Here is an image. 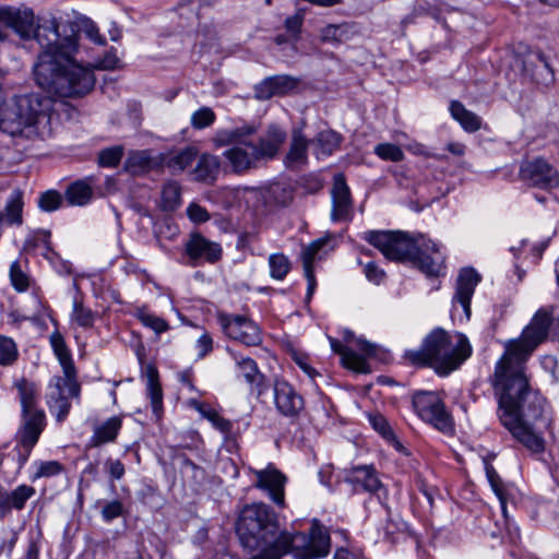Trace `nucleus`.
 I'll return each mask as SVG.
<instances>
[{
  "mask_svg": "<svg viewBox=\"0 0 559 559\" xmlns=\"http://www.w3.org/2000/svg\"><path fill=\"white\" fill-rule=\"evenodd\" d=\"M373 153L381 159L388 162H401L404 159L402 148L393 143H379L374 146Z\"/></svg>",
  "mask_w": 559,
  "mask_h": 559,
  "instance_id": "40",
  "label": "nucleus"
},
{
  "mask_svg": "<svg viewBox=\"0 0 559 559\" xmlns=\"http://www.w3.org/2000/svg\"><path fill=\"white\" fill-rule=\"evenodd\" d=\"M19 357L15 342L5 335H0V366H12Z\"/></svg>",
  "mask_w": 559,
  "mask_h": 559,
  "instance_id": "38",
  "label": "nucleus"
},
{
  "mask_svg": "<svg viewBox=\"0 0 559 559\" xmlns=\"http://www.w3.org/2000/svg\"><path fill=\"white\" fill-rule=\"evenodd\" d=\"M80 385L75 376L53 377L47 388V405L58 421L68 416L71 408V399L78 397Z\"/></svg>",
  "mask_w": 559,
  "mask_h": 559,
  "instance_id": "10",
  "label": "nucleus"
},
{
  "mask_svg": "<svg viewBox=\"0 0 559 559\" xmlns=\"http://www.w3.org/2000/svg\"><path fill=\"white\" fill-rule=\"evenodd\" d=\"M270 275L272 278L282 281L290 270V262L283 253H273L269 257Z\"/></svg>",
  "mask_w": 559,
  "mask_h": 559,
  "instance_id": "37",
  "label": "nucleus"
},
{
  "mask_svg": "<svg viewBox=\"0 0 559 559\" xmlns=\"http://www.w3.org/2000/svg\"><path fill=\"white\" fill-rule=\"evenodd\" d=\"M344 338L347 343L354 345L361 355L357 354L352 347L343 345L335 338H330L331 347L334 353L341 356L344 367L358 373H369L371 371L367 357L376 354V345L367 342L362 337H356L353 332L345 331Z\"/></svg>",
  "mask_w": 559,
  "mask_h": 559,
  "instance_id": "9",
  "label": "nucleus"
},
{
  "mask_svg": "<svg viewBox=\"0 0 559 559\" xmlns=\"http://www.w3.org/2000/svg\"><path fill=\"white\" fill-rule=\"evenodd\" d=\"M188 405L194 408L199 414L209 420L212 426L221 431L222 433H229L231 430V423L228 419L222 417L213 407L209 404L199 402L194 399L188 401Z\"/></svg>",
  "mask_w": 559,
  "mask_h": 559,
  "instance_id": "27",
  "label": "nucleus"
},
{
  "mask_svg": "<svg viewBox=\"0 0 559 559\" xmlns=\"http://www.w3.org/2000/svg\"><path fill=\"white\" fill-rule=\"evenodd\" d=\"M135 318L156 334L164 333L169 329V324L163 318L150 312L145 308H139L135 312Z\"/></svg>",
  "mask_w": 559,
  "mask_h": 559,
  "instance_id": "36",
  "label": "nucleus"
},
{
  "mask_svg": "<svg viewBox=\"0 0 559 559\" xmlns=\"http://www.w3.org/2000/svg\"><path fill=\"white\" fill-rule=\"evenodd\" d=\"M185 252L190 260L192 266L201 263H216L222 258V247L219 243L212 241L199 233L190 235L185 243Z\"/></svg>",
  "mask_w": 559,
  "mask_h": 559,
  "instance_id": "14",
  "label": "nucleus"
},
{
  "mask_svg": "<svg viewBox=\"0 0 559 559\" xmlns=\"http://www.w3.org/2000/svg\"><path fill=\"white\" fill-rule=\"evenodd\" d=\"M3 19L22 38L34 35L41 47L34 66L40 88L59 97H79L93 90L96 81L93 70L73 59L78 36L69 23L49 19L35 29L34 13L29 9L8 10L3 12Z\"/></svg>",
  "mask_w": 559,
  "mask_h": 559,
  "instance_id": "2",
  "label": "nucleus"
},
{
  "mask_svg": "<svg viewBox=\"0 0 559 559\" xmlns=\"http://www.w3.org/2000/svg\"><path fill=\"white\" fill-rule=\"evenodd\" d=\"M10 280L13 287L20 293L25 292L31 286V278L17 261H14L10 266Z\"/></svg>",
  "mask_w": 559,
  "mask_h": 559,
  "instance_id": "41",
  "label": "nucleus"
},
{
  "mask_svg": "<svg viewBox=\"0 0 559 559\" xmlns=\"http://www.w3.org/2000/svg\"><path fill=\"white\" fill-rule=\"evenodd\" d=\"M105 467L112 479L119 480L124 475V465L119 460H106Z\"/></svg>",
  "mask_w": 559,
  "mask_h": 559,
  "instance_id": "55",
  "label": "nucleus"
},
{
  "mask_svg": "<svg viewBox=\"0 0 559 559\" xmlns=\"http://www.w3.org/2000/svg\"><path fill=\"white\" fill-rule=\"evenodd\" d=\"M12 510L7 490L0 489V519L4 518Z\"/></svg>",
  "mask_w": 559,
  "mask_h": 559,
  "instance_id": "62",
  "label": "nucleus"
},
{
  "mask_svg": "<svg viewBox=\"0 0 559 559\" xmlns=\"http://www.w3.org/2000/svg\"><path fill=\"white\" fill-rule=\"evenodd\" d=\"M96 313L90 308H86L80 300L74 299L72 304V311L70 313L71 325H76L82 329H91L94 325Z\"/></svg>",
  "mask_w": 559,
  "mask_h": 559,
  "instance_id": "33",
  "label": "nucleus"
},
{
  "mask_svg": "<svg viewBox=\"0 0 559 559\" xmlns=\"http://www.w3.org/2000/svg\"><path fill=\"white\" fill-rule=\"evenodd\" d=\"M216 116L210 107H202L191 115V126L194 129H204L214 123Z\"/></svg>",
  "mask_w": 559,
  "mask_h": 559,
  "instance_id": "43",
  "label": "nucleus"
},
{
  "mask_svg": "<svg viewBox=\"0 0 559 559\" xmlns=\"http://www.w3.org/2000/svg\"><path fill=\"white\" fill-rule=\"evenodd\" d=\"M218 322L224 333L246 346H258L262 343L260 328L242 316L219 314Z\"/></svg>",
  "mask_w": 559,
  "mask_h": 559,
  "instance_id": "13",
  "label": "nucleus"
},
{
  "mask_svg": "<svg viewBox=\"0 0 559 559\" xmlns=\"http://www.w3.org/2000/svg\"><path fill=\"white\" fill-rule=\"evenodd\" d=\"M530 59L531 60L536 59L539 61V66L537 67L538 73L536 75L533 74L534 80L537 83H542V84H548V83L552 82L554 73H552L548 62L546 61L544 55L539 51L534 52V53L530 55Z\"/></svg>",
  "mask_w": 559,
  "mask_h": 559,
  "instance_id": "42",
  "label": "nucleus"
},
{
  "mask_svg": "<svg viewBox=\"0 0 559 559\" xmlns=\"http://www.w3.org/2000/svg\"><path fill=\"white\" fill-rule=\"evenodd\" d=\"M267 195L277 205H287L293 200L292 190L281 183H274L267 190Z\"/></svg>",
  "mask_w": 559,
  "mask_h": 559,
  "instance_id": "44",
  "label": "nucleus"
},
{
  "mask_svg": "<svg viewBox=\"0 0 559 559\" xmlns=\"http://www.w3.org/2000/svg\"><path fill=\"white\" fill-rule=\"evenodd\" d=\"M254 132L252 126H243L219 129L212 138L216 148L231 145L223 156L236 174H245L257 168L261 162L272 159L286 139V132L277 126H271L258 141L251 139Z\"/></svg>",
  "mask_w": 559,
  "mask_h": 559,
  "instance_id": "4",
  "label": "nucleus"
},
{
  "mask_svg": "<svg viewBox=\"0 0 559 559\" xmlns=\"http://www.w3.org/2000/svg\"><path fill=\"white\" fill-rule=\"evenodd\" d=\"M50 233L47 231V230H40L36 234V237H35V246L38 248V249H41V254L50 262L53 261V258L57 255L52 249H51V246H50Z\"/></svg>",
  "mask_w": 559,
  "mask_h": 559,
  "instance_id": "49",
  "label": "nucleus"
},
{
  "mask_svg": "<svg viewBox=\"0 0 559 559\" xmlns=\"http://www.w3.org/2000/svg\"><path fill=\"white\" fill-rule=\"evenodd\" d=\"M362 238L392 261H408L416 249L415 239L401 231L368 230Z\"/></svg>",
  "mask_w": 559,
  "mask_h": 559,
  "instance_id": "8",
  "label": "nucleus"
},
{
  "mask_svg": "<svg viewBox=\"0 0 559 559\" xmlns=\"http://www.w3.org/2000/svg\"><path fill=\"white\" fill-rule=\"evenodd\" d=\"M254 94L258 99H269L276 96L271 79L267 78L258 84L254 88Z\"/></svg>",
  "mask_w": 559,
  "mask_h": 559,
  "instance_id": "54",
  "label": "nucleus"
},
{
  "mask_svg": "<svg viewBox=\"0 0 559 559\" xmlns=\"http://www.w3.org/2000/svg\"><path fill=\"white\" fill-rule=\"evenodd\" d=\"M14 385L17 389L22 407V423L16 432V441L25 452V461L46 426V417L44 411L37 406L38 389L36 385L26 379L16 381Z\"/></svg>",
  "mask_w": 559,
  "mask_h": 559,
  "instance_id": "6",
  "label": "nucleus"
},
{
  "mask_svg": "<svg viewBox=\"0 0 559 559\" xmlns=\"http://www.w3.org/2000/svg\"><path fill=\"white\" fill-rule=\"evenodd\" d=\"M276 95H285L297 86V81L288 75L270 76Z\"/></svg>",
  "mask_w": 559,
  "mask_h": 559,
  "instance_id": "45",
  "label": "nucleus"
},
{
  "mask_svg": "<svg viewBox=\"0 0 559 559\" xmlns=\"http://www.w3.org/2000/svg\"><path fill=\"white\" fill-rule=\"evenodd\" d=\"M35 488L28 485H20L12 491H8L12 509L22 510L25 503L35 495Z\"/></svg>",
  "mask_w": 559,
  "mask_h": 559,
  "instance_id": "39",
  "label": "nucleus"
},
{
  "mask_svg": "<svg viewBox=\"0 0 559 559\" xmlns=\"http://www.w3.org/2000/svg\"><path fill=\"white\" fill-rule=\"evenodd\" d=\"M119 63V59L115 52H108L98 63L97 68L103 70L115 69Z\"/></svg>",
  "mask_w": 559,
  "mask_h": 559,
  "instance_id": "60",
  "label": "nucleus"
},
{
  "mask_svg": "<svg viewBox=\"0 0 559 559\" xmlns=\"http://www.w3.org/2000/svg\"><path fill=\"white\" fill-rule=\"evenodd\" d=\"M345 481L350 484L355 491H366L381 498L384 492L383 485L372 465L354 466L346 472Z\"/></svg>",
  "mask_w": 559,
  "mask_h": 559,
  "instance_id": "18",
  "label": "nucleus"
},
{
  "mask_svg": "<svg viewBox=\"0 0 559 559\" xmlns=\"http://www.w3.org/2000/svg\"><path fill=\"white\" fill-rule=\"evenodd\" d=\"M296 364L298 367L310 378L314 379V377L318 374L314 368L310 366V364L307 361L306 358L297 357L295 358Z\"/></svg>",
  "mask_w": 559,
  "mask_h": 559,
  "instance_id": "63",
  "label": "nucleus"
},
{
  "mask_svg": "<svg viewBox=\"0 0 559 559\" xmlns=\"http://www.w3.org/2000/svg\"><path fill=\"white\" fill-rule=\"evenodd\" d=\"M309 143L301 128L293 130L289 150L285 157L287 167L298 169L307 164Z\"/></svg>",
  "mask_w": 559,
  "mask_h": 559,
  "instance_id": "21",
  "label": "nucleus"
},
{
  "mask_svg": "<svg viewBox=\"0 0 559 559\" xmlns=\"http://www.w3.org/2000/svg\"><path fill=\"white\" fill-rule=\"evenodd\" d=\"M364 272L366 277L374 284H379L384 277V272L373 262L367 263L364 267Z\"/></svg>",
  "mask_w": 559,
  "mask_h": 559,
  "instance_id": "58",
  "label": "nucleus"
},
{
  "mask_svg": "<svg viewBox=\"0 0 559 559\" xmlns=\"http://www.w3.org/2000/svg\"><path fill=\"white\" fill-rule=\"evenodd\" d=\"M486 473H487L488 480H489L493 491L500 497L501 508H502L503 513L506 514V502L501 499L500 478L492 466H487Z\"/></svg>",
  "mask_w": 559,
  "mask_h": 559,
  "instance_id": "56",
  "label": "nucleus"
},
{
  "mask_svg": "<svg viewBox=\"0 0 559 559\" xmlns=\"http://www.w3.org/2000/svg\"><path fill=\"white\" fill-rule=\"evenodd\" d=\"M199 151L189 145L181 150L171 151L160 156V162L173 173L179 174L187 169L198 157Z\"/></svg>",
  "mask_w": 559,
  "mask_h": 559,
  "instance_id": "23",
  "label": "nucleus"
},
{
  "mask_svg": "<svg viewBox=\"0 0 559 559\" xmlns=\"http://www.w3.org/2000/svg\"><path fill=\"white\" fill-rule=\"evenodd\" d=\"M146 393L151 401V406L154 415L159 418L163 412V391L158 381L157 370L148 366L146 368Z\"/></svg>",
  "mask_w": 559,
  "mask_h": 559,
  "instance_id": "28",
  "label": "nucleus"
},
{
  "mask_svg": "<svg viewBox=\"0 0 559 559\" xmlns=\"http://www.w3.org/2000/svg\"><path fill=\"white\" fill-rule=\"evenodd\" d=\"M121 427L122 418L120 416H112L105 421L95 424L93 426L90 445L97 448L106 443L115 442Z\"/></svg>",
  "mask_w": 559,
  "mask_h": 559,
  "instance_id": "22",
  "label": "nucleus"
},
{
  "mask_svg": "<svg viewBox=\"0 0 559 559\" xmlns=\"http://www.w3.org/2000/svg\"><path fill=\"white\" fill-rule=\"evenodd\" d=\"M412 405L418 417L441 432L453 430V419L445 409L441 397L432 391H417L413 394Z\"/></svg>",
  "mask_w": 559,
  "mask_h": 559,
  "instance_id": "7",
  "label": "nucleus"
},
{
  "mask_svg": "<svg viewBox=\"0 0 559 559\" xmlns=\"http://www.w3.org/2000/svg\"><path fill=\"white\" fill-rule=\"evenodd\" d=\"M257 478L255 487L269 492L270 498L278 506L284 507V487L286 477L272 464L263 469L253 471Z\"/></svg>",
  "mask_w": 559,
  "mask_h": 559,
  "instance_id": "19",
  "label": "nucleus"
},
{
  "mask_svg": "<svg viewBox=\"0 0 559 559\" xmlns=\"http://www.w3.org/2000/svg\"><path fill=\"white\" fill-rule=\"evenodd\" d=\"M187 215L194 224H202L210 219L209 212L197 203H191L187 207Z\"/></svg>",
  "mask_w": 559,
  "mask_h": 559,
  "instance_id": "50",
  "label": "nucleus"
},
{
  "mask_svg": "<svg viewBox=\"0 0 559 559\" xmlns=\"http://www.w3.org/2000/svg\"><path fill=\"white\" fill-rule=\"evenodd\" d=\"M326 243V239H318L309 243L301 251V260L304 273L308 282L307 298L310 299L316 289V278L313 273V262L317 259L319 251Z\"/></svg>",
  "mask_w": 559,
  "mask_h": 559,
  "instance_id": "24",
  "label": "nucleus"
},
{
  "mask_svg": "<svg viewBox=\"0 0 559 559\" xmlns=\"http://www.w3.org/2000/svg\"><path fill=\"white\" fill-rule=\"evenodd\" d=\"M35 466L34 478L55 476L62 471V466L57 461H39L35 462Z\"/></svg>",
  "mask_w": 559,
  "mask_h": 559,
  "instance_id": "46",
  "label": "nucleus"
},
{
  "mask_svg": "<svg viewBox=\"0 0 559 559\" xmlns=\"http://www.w3.org/2000/svg\"><path fill=\"white\" fill-rule=\"evenodd\" d=\"M23 200L20 193L10 195L4 211L0 212V223L22 224Z\"/></svg>",
  "mask_w": 559,
  "mask_h": 559,
  "instance_id": "34",
  "label": "nucleus"
},
{
  "mask_svg": "<svg viewBox=\"0 0 559 559\" xmlns=\"http://www.w3.org/2000/svg\"><path fill=\"white\" fill-rule=\"evenodd\" d=\"M343 26L340 25H328L321 31V38L324 41L341 40L343 34Z\"/></svg>",
  "mask_w": 559,
  "mask_h": 559,
  "instance_id": "57",
  "label": "nucleus"
},
{
  "mask_svg": "<svg viewBox=\"0 0 559 559\" xmlns=\"http://www.w3.org/2000/svg\"><path fill=\"white\" fill-rule=\"evenodd\" d=\"M274 403L277 411L287 417H296L304 409V399L285 380H276L273 388Z\"/></svg>",
  "mask_w": 559,
  "mask_h": 559,
  "instance_id": "17",
  "label": "nucleus"
},
{
  "mask_svg": "<svg viewBox=\"0 0 559 559\" xmlns=\"http://www.w3.org/2000/svg\"><path fill=\"white\" fill-rule=\"evenodd\" d=\"M236 533L243 548L259 550L250 559H281L288 554L295 559H316L330 549V537L322 527L314 523L309 535L280 530L276 514L262 502L240 511Z\"/></svg>",
  "mask_w": 559,
  "mask_h": 559,
  "instance_id": "3",
  "label": "nucleus"
},
{
  "mask_svg": "<svg viewBox=\"0 0 559 559\" xmlns=\"http://www.w3.org/2000/svg\"><path fill=\"white\" fill-rule=\"evenodd\" d=\"M342 136L333 130L320 131L311 141L313 154L318 159L332 155L338 147Z\"/></svg>",
  "mask_w": 559,
  "mask_h": 559,
  "instance_id": "25",
  "label": "nucleus"
},
{
  "mask_svg": "<svg viewBox=\"0 0 559 559\" xmlns=\"http://www.w3.org/2000/svg\"><path fill=\"white\" fill-rule=\"evenodd\" d=\"M123 507L118 500L106 503L102 510L103 519L107 522L120 516L122 514Z\"/></svg>",
  "mask_w": 559,
  "mask_h": 559,
  "instance_id": "51",
  "label": "nucleus"
},
{
  "mask_svg": "<svg viewBox=\"0 0 559 559\" xmlns=\"http://www.w3.org/2000/svg\"><path fill=\"white\" fill-rule=\"evenodd\" d=\"M520 176L527 185L551 189L559 185L557 170L545 159L537 158L521 166Z\"/></svg>",
  "mask_w": 559,
  "mask_h": 559,
  "instance_id": "15",
  "label": "nucleus"
},
{
  "mask_svg": "<svg viewBox=\"0 0 559 559\" xmlns=\"http://www.w3.org/2000/svg\"><path fill=\"white\" fill-rule=\"evenodd\" d=\"M302 19L299 15H294L286 19L285 26L288 33L296 36L301 27Z\"/></svg>",
  "mask_w": 559,
  "mask_h": 559,
  "instance_id": "61",
  "label": "nucleus"
},
{
  "mask_svg": "<svg viewBox=\"0 0 559 559\" xmlns=\"http://www.w3.org/2000/svg\"><path fill=\"white\" fill-rule=\"evenodd\" d=\"M551 323L548 311L538 310L519 338L506 342V350L496 365L495 388L499 393V418L524 448L534 454L545 451L543 433L551 418L543 397L528 389L525 361L543 343Z\"/></svg>",
  "mask_w": 559,
  "mask_h": 559,
  "instance_id": "1",
  "label": "nucleus"
},
{
  "mask_svg": "<svg viewBox=\"0 0 559 559\" xmlns=\"http://www.w3.org/2000/svg\"><path fill=\"white\" fill-rule=\"evenodd\" d=\"M333 559H365L362 556L348 551L347 549H337Z\"/></svg>",
  "mask_w": 559,
  "mask_h": 559,
  "instance_id": "64",
  "label": "nucleus"
},
{
  "mask_svg": "<svg viewBox=\"0 0 559 559\" xmlns=\"http://www.w3.org/2000/svg\"><path fill=\"white\" fill-rule=\"evenodd\" d=\"M450 112L465 131L475 132L480 128V118L474 112L467 110L461 103L452 102L450 105Z\"/></svg>",
  "mask_w": 559,
  "mask_h": 559,
  "instance_id": "30",
  "label": "nucleus"
},
{
  "mask_svg": "<svg viewBox=\"0 0 559 559\" xmlns=\"http://www.w3.org/2000/svg\"><path fill=\"white\" fill-rule=\"evenodd\" d=\"M82 31L93 43L104 45L105 38L99 34L97 26L91 20L83 22Z\"/></svg>",
  "mask_w": 559,
  "mask_h": 559,
  "instance_id": "52",
  "label": "nucleus"
},
{
  "mask_svg": "<svg viewBox=\"0 0 559 559\" xmlns=\"http://www.w3.org/2000/svg\"><path fill=\"white\" fill-rule=\"evenodd\" d=\"M416 249L412 261L427 276H441L444 274V257L439 243L420 235L415 238Z\"/></svg>",
  "mask_w": 559,
  "mask_h": 559,
  "instance_id": "11",
  "label": "nucleus"
},
{
  "mask_svg": "<svg viewBox=\"0 0 559 559\" xmlns=\"http://www.w3.org/2000/svg\"><path fill=\"white\" fill-rule=\"evenodd\" d=\"M331 219L332 222H348L353 218L354 210L350 191L342 175L334 177L331 189Z\"/></svg>",
  "mask_w": 559,
  "mask_h": 559,
  "instance_id": "16",
  "label": "nucleus"
},
{
  "mask_svg": "<svg viewBox=\"0 0 559 559\" xmlns=\"http://www.w3.org/2000/svg\"><path fill=\"white\" fill-rule=\"evenodd\" d=\"M158 165L153 158L152 153L147 150L131 152L127 159V168L133 173H142L152 169Z\"/></svg>",
  "mask_w": 559,
  "mask_h": 559,
  "instance_id": "32",
  "label": "nucleus"
},
{
  "mask_svg": "<svg viewBox=\"0 0 559 559\" xmlns=\"http://www.w3.org/2000/svg\"><path fill=\"white\" fill-rule=\"evenodd\" d=\"M49 341H50V345L53 349V353H55L56 357L58 358L59 364L62 368L63 374L64 376H75L76 370H75V367H74V364H73V360L71 357V353L69 352L61 333L58 331H53L50 334Z\"/></svg>",
  "mask_w": 559,
  "mask_h": 559,
  "instance_id": "26",
  "label": "nucleus"
},
{
  "mask_svg": "<svg viewBox=\"0 0 559 559\" xmlns=\"http://www.w3.org/2000/svg\"><path fill=\"white\" fill-rule=\"evenodd\" d=\"M221 160L212 154H203L199 157L193 169L194 179L198 181H214L219 173Z\"/></svg>",
  "mask_w": 559,
  "mask_h": 559,
  "instance_id": "29",
  "label": "nucleus"
},
{
  "mask_svg": "<svg viewBox=\"0 0 559 559\" xmlns=\"http://www.w3.org/2000/svg\"><path fill=\"white\" fill-rule=\"evenodd\" d=\"M369 419H370L372 427L379 433H381L383 437L388 438V437L392 436L391 428L389 427L384 417H382L381 415H374V416H370Z\"/></svg>",
  "mask_w": 559,
  "mask_h": 559,
  "instance_id": "59",
  "label": "nucleus"
},
{
  "mask_svg": "<svg viewBox=\"0 0 559 559\" xmlns=\"http://www.w3.org/2000/svg\"><path fill=\"white\" fill-rule=\"evenodd\" d=\"M181 203L180 186L176 181H169L162 189L160 206L164 211L173 212Z\"/></svg>",
  "mask_w": 559,
  "mask_h": 559,
  "instance_id": "35",
  "label": "nucleus"
},
{
  "mask_svg": "<svg viewBox=\"0 0 559 559\" xmlns=\"http://www.w3.org/2000/svg\"><path fill=\"white\" fill-rule=\"evenodd\" d=\"M92 198V187L85 180L73 182L66 191V199L71 205H86L91 202Z\"/></svg>",
  "mask_w": 559,
  "mask_h": 559,
  "instance_id": "31",
  "label": "nucleus"
},
{
  "mask_svg": "<svg viewBox=\"0 0 559 559\" xmlns=\"http://www.w3.org/2000/svg\"><path fill=\"white\" fill-rule=\"evenodd\" d=\"M62 203L61 195L56 191H47L38 199L40 210L46 212H53L60 207Z\"/></svg>",
  "mask_w": 559,
  "mask_h": 559,
  "instance_id": "47",
  "label": "nucleus"
},
{
  "mask_svg": "<svg viewBox=\"0 0 559 559\" xmlns=\"http://www.w3.org/2000/svg\"><path fill=\"white\" fill-rule=\"evenodd\" d=\"M229 354L235 362L237 379L243 380L251 390H257L260 393L264 383V374L260 371L255 360L233 350H229Z\"/></svg>",
  "mask_w": 559,
  "mask_h": 559,
  "instance_id": "20",
  "label": "nucleus"
},
{
  "mask_svg": "<svg viewBox=\"0 0 559 559\" xmlns=\"http://www.w3.org/2000/svg\"><path fill=\"white\" fill-rule=\"evenodd\" d=\"M480 277L473 269L461 270L456 280V289L452 298L451 316L460 322L471 317V299Z\"/></svg>",
  "mask_w": 559,
  "mask_h": 559,
  "instance_id": "12",
  "label": "nucleus"
},
{
  "mask_svg": "<svg viewBox=\"0 0 559 559\" xmlns=\"http://www.w3.org/2000/svg\"><path fill=\"white\" fill-rule=\"evenodd\" d=\"M122 157V148L120 146L104 150L98 155V163L104 167H115Z\"/></svg>",
  "mask_w": 559,
  "mask_h": 559,
  "instance_id": "48",
  "label": "nucleus"
},
{
  "mask_svg": "<svg viewBox=\"0 0 559 559\" xmlns=\"http://www.w3.org/2000/svg\"><path fill=\"white\" fill-rule=\"evenodd\" d=\"M195 348L198 350V357H205L213 349V340L207 332H204L197 340Z\"/></svg>",
  "mask_w": 559,
  "mask_h": 559,
  "instance_id": "53",
  "label": "nucleus"
},
{
  "mask_svg": "<svg viewBox=\"0 0 559 559\" xmlns=\"http://www.w3.org/2000/svg\"><path fill=\"white\" fill-rule=\"evenodd\" d=\"M472 354V346L462 333L435 329L419 349L407 350L405 358L412 364L430 365L437 373L447 376L457 369Z\"/></svg>",
  "mask_w": 559,
  "mask_h": 559,
  "instance_id": "5",
  "label": "nucleus"
}]
</instances>
